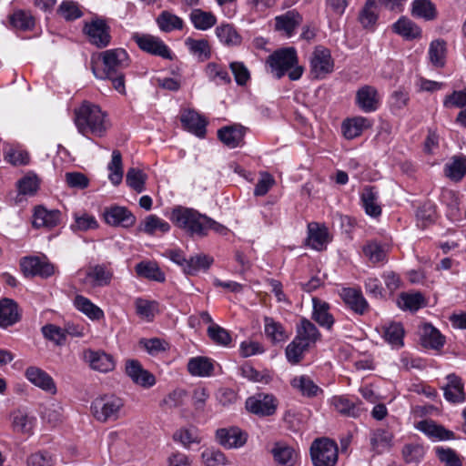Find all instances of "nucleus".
Returning <instances> with one entry per match:
<instances>
[{
    "label": "nucleus",
    "instance_id": "obj_41",
    "mask_svg": "<svg viewBox=\"0 0 466 466\" xmlns=\"http://www.w3.org/2000/svg\"><path fill=\"white\" fill-rule=\"evenodd\" d=\"M404 333L403 326L398 322L383 327V338L392 348L400 349L404 345Z\"/></svg>",
    "mask_w": 466,
    "mask_h": 466
},
{
    "label": "nucleus",
    "instance_id": "obj_64",
    "mask_svg": "<svg viewBox=\"0 0 466 466\" xmlns=\"http://www.w3.org/2000/svg\"><path fill=\"white\" fill-rule=\"evenodd\" d=\"M41 331L46 339L54 342L57 346H62L66 343V331L56 325L46 324L42 327Z\"/></svg>",
    "mask_w": 466,
    "mask_h": 466
},
{
    "label": "nucleus",
    "instance_id": "obj_35",
    "mask_svg": "<svg viewBox=\"0 0 466 466\" xmlns=\"http://www.w3.org/2000/svg\"><path fill=\"white\" fill-rule=\"evenodd\" d=\"M274 460L282 466H294L298 461V452L290 446L276 443L272 449Z\"/></svg>",
    "mask_w": 466,
    "mask_h": 466
},
{
    "label": "nucleus",
    "instance_id": "obj_7",
    "mask_svg": "<svg viewBox=\"0 0 466 466\" xmlns=\"http://www.w3.org/2000/svg\"><path fill=\"white\" fill-rule=\"evenodd\" d=\"M313 466H335L339 458V448L333 440L326 437L315 439L309 448Z\"/></svg>",
    "mask_w": 466,
    "mask_h": 466
},
{
    "label": "nucleus",
    "instance_id": "obj_31",
    "mask_svg": "<svg viewBox=\"0 0 466 466\" xmlns=\"http://www.w3.org/2000/svg\"><path fill=\"white\" fill-rule=\"evenodd\" d=\"M20 319L17 304L10 299L0 300V327L7 328Z\"/></svg>",
    "mask_w": 466,
    "mask_h": 466
},
{
    "label": "nucleus",
    "instance_id": "obj_2",
    "mask_svg": "<svg viewBox=\"0 0 466 466\" xmlns=\"http://www.w3.org/2000/svg\"><path fill=\"white\" fill-rule=\"evenodd\" d=\"M266 64L277 79L288 74L290 80L296 81L301 77L304 71L303 66L298 65L297 52L293 47L276 50L267 58Z\"/></svg>",
    "mask_w": 466,
    "mask_h": 466
},
{
    "label": "nucleus",
    "instance_id": "obj_33",
    "mask_svg": "<svg viewBox=\"0 0 466 466\" xmlns=\"http://www.w3.org/2000/svg\"><path fill=\"white\" fill-rule=\"evenodd\" d=\"M290 384L307 398H315L323 393V390L307 375L293 378Z\"/></svg>",
    "mask_w": 466,
    "mask_h": 466
},
{
    "label": "nucleus",
    "instance_id": "obj_47",
    "mask_svg": "<svg viewBox=\"0 0 466 466\" xmlns=\"http://www.w3.org/2000/svg\"><path fill=\"white\" fill-rule=\"evenodd\" d=\"M205 73L208 78L216 85H228L231 78L227 69L217 63H208L206 66Z\"/></svg>",
    "mask_w": 466,
    "mask_h": 466
},
{
    "label": "nucleus",
    "instance_id": "obj_23",
    "mask_svg": "<svg viewBox=\"0 0 466 466\" xmlns=\"http://www.w3.org/2000/svg\"><path fill=\"white\" fill-rule=\"evenodd\" d=\"M218 441L226 448H239L247 441V435L238 428H222L216 431Z\"/></svg>",
    "mask_w": 466,
    "mask_h": 466
},
{
    "label": "nucleus",
    "instance_id": "obj_5",
    "mask_svg": "<svg viewBox=\"0 0 466 466\" xmlns=\"http://www.w3.org/2000/svg\"><path fill=\"white\" fill-rule=\"evenodd\" d=\"M79 281L90 289L104 288L111 284L114 269L111 263L89 265L77 271Z\"/></svg>",
    "mask_w": 466,
    "mask_h": 466
},
{
    "label": "nucleus",
    "instance_id": "obj_3",
    "mask_svg": "<svg viewBox=\"0 0 466 466\" xmlns=\"http://www.w3.org/2000/svg\"><path fill=\"white\" fill-rule=\"evenodd\" d=\"M207 218L197 209L182 206L174 208L169 216L171 222L191 238L206 237Z\"/></svg>",
    "mask_w": 466,
    "mask_h": 466
},
{
    "label": "nucleus",
    "instance_id": "obj_54",
    "mask_svg": "<svg viewBox=\"0 0 466 466\" xmlns=\"http://www.w3.org/2000/svg\"><path fill=\"white\" fill-rule=\"evenodd\" d=\"M9 19L12 26L23 31L31 30L35 26L34 16L24 10L15 11L10 15Z\"/></svg>",
    "mask_w": 466,
    "mask_h": 466
},
{
    "label": "nucleus",
    "instance_id": "obj_25",
    "mask_svg": "<svg viewBox=\"0 0 466 466\" xmlns=\"http://www.w3.org/2000/svg\"><path fill=\"white\" fill-rule=\"evenodd\" d=\"M246 129L240 125L228 126L218 130V137L229 148L242 146Z\"/></svg>",
    "mask_w": 466,
    "mask_h": 466
},
{
    "label": "nucleus",
    "instance_id": "obj_63",
    "mask_svg": "<svg viewBox=\"0 0 466 466\" xmlns=\"http://www.w3.org/2000/svg\"><path fill=\"white\" fill-rule=\"evenodd\" d=\"M309 349V348L308 346L303 345L300 341H296V339L294 338L287 346L285 350L288 361L291 364H298Z\"/></svg>",
    "mask_w": 466,
    "mask_h": 466
},
{
    "label": "nucleus",
    "instance_id": "obj_44",
    "mask_svg": "<svg viewBox=\"0 0 466 466\" xmlns=\"http://www.w3.org/2000/svg\"><path fill=\"white\" fill-rule=\"evenodd\" d=\"M185 44L189 52L196 56L198 61L203 62L210 57V46L206 39H193L188 37L186 39Z\"/></svg>",
    "mask_w": 466,
    "mask_h": 466
},
{
    "label": "nucleus",
    "instance_id": "obj_57",
    "mask_svg": "<svg viewBox=\"0 0 466 466\" xmlns=\"http://www.w3.org/2000/svg\"><path fill=\"white\" fill-rule=\"evenodd\" d=\"M425 304L423 296L420 293H401L398 299V305L404 309L416 311Z\"/></svg>",
    "mask_w": 466,
    "mask_h": 466
},
{
    "label": "nucleus",
    "instance_id": "obj_24",
    "mask_svg": "<svg viewBox=\"0 0 466 466\" xmlns=\"http://www.w3.org/2000/svg\"><path fill=\"white\" fill-rule=\"evenodd\" d=\"M329 304L318 298H312L311 318L322 328L330 330L335 323V319L329 312Z\"/></svg>",
    "mask_w": 466,
    "mask_h": 466
},
{
    "label": "nucleus",
    "instance_id": "obj_50",
    "mask_svg": "<svg viewBox=\"0 0 466 466\" xmlns=\"http://www.w3.org/2000/svg\"><path fill=\"white\" fill-rule=\"evenodd\" d=\"M331 402L335 410L343 415L357 418L361 413V409L360 408V406L351 402L345 397H333Z\"/></svg>",
    "mask_w": 466,
    "mask_h": 466
},
{
    "label": "nucleus",
    "instance_id": "obj_56",
    "mask_svg": "<svg viewBox=\"0 0 466 466\" xmlns=\"http://www.w3.org/2000/svg\"><path fill=\"white\" fill-rule=\"evenodd\" d=\"M139 346L152 356H157L169 350V343L159 338L141 339Z\"/></svg>",
    "mask_w": 466,
    "mask_h": 466
},
{
    "label": "nucleus",
    "instance_id": "obj_62",
    "mask_svg": "<svg viewBox=\"0 0 466 466\" xmlns=\"http://www.w3.org/2000/svg\"><path fill=\"white\" fill-rule=\"evenodd\" d=\"M207 332L210 339L218 345L227 347L231 342L229 332L218 324L209 325Z\"/></svg>",
    "mask_w": 466,
    "mask_h": 466
},
{
    "label": "nucleus",
    "instance_id": "obj_1",
    "mask_svg": "<svg viewBox=\"0 0 466 466\" xmlns=\"http://www.w3.org/2000/svg\"><path fill=\"white\" fill-rule=\"evenodd\" d=\"M75 123L78 131L84 136L88 134L102 137L106 133L108 122L106 115L99 106L84 101L75 109Z\"/></svg>",
    "mask_w": 466,
    "mask_h": 466
},
{
    "label": "nucleus",
    "instance_id": "obj_19",
    "mask_svg": "<svg viewBox=\"0 0 466 466\" xmlns=\"http://www.w3.org/2000/svg\"><path fill=\"white\" fill-rule=\"evenodd\" d=\"M61 217V212L58 209H47L43 206H38L35 208L33 215V226L36 228L51 229L60 224Z\"/></svg>",
    "mask_w": 466,
    "mask_h": 466
},
{
    "label": "nucleus",
    "instance_id": "obj_17",
    "mask_svg": "<svg viewBox=\"0 0 466 466\" xmlns=\"http://www.w3.org/2000/svg\"><path fill=\"white\" fill-rule=\"evenodd\" d=\"M25 377L35 387L51 394L56 392V386L53 378L44 370L30 366L25 371Z\"/></svg>",
    "mask_w": 466,
    "mask_h": 466
},
{
    "label": "nucleus",
    "instance_id": "obj_20",
    "mask_svg": "<svg viewBox=\"0 0 466 466\" xmlns=\"http://www.w3.org/2000/svg\"><path fill=\"white\" fill-rule=\"evenodd\" d=\"M12 428L20 434L31 436L36 423V418L25 409H17L11 413Z\"/></svg>",
    "mask_w": 466,
    "mask_h": 466
},
{
    "label": "nucleus",
    "instance_id": "obj_51",
    "mask_svg": "<svg viewBox=\"0 0 466 466\" xmlns=\"http://www.w3.org/2000/svg\"><path fill=\"white\" fill-rule=\"evenodd\" d=\"M157 23L159 29L163 32H171L173 30H179L183 27V20L176 15L168 11H163L157 18Z\"/></svg>",
    "mask_w": 466,
    "mask_h": 466
},
{
    "label": "nucleus",
    "instance_id": "obj_43",
    "mask_svg": "<svg viewBox=\"0 0 466 466\" xmlns=\"http://www.w3.org/2000/svg\"><path fill=\"white\" fill-rule=\"evenodd\" d=\"M442 201L447 206V216L451 221H460L463 212L460 208L459 198L452 190H446L441 196Z\"/></svg>",
    "mask_w": 466,
    "mask_h": 466
},
{
    "label": "nucleus",
    "instance_id": "obj_6",
    "mask_svg": "<svg viewBox=\"0 0 466 466\" xmlns=\"http://www.w3.org/2000/svg\"><path fill=\"white\" fill-rule=\"evenodd\" d=\"M125 401L116 395H103L91 403V412L100 422L116 420L120 418Z\"/></svg>",
    "mask_w": 466,
    "mask_h": 466
},
{
    "label": "nucleus",
    "instance_id": "obj_10",
    "mask_svg": "<svg viewBox=\"0 0 466 466\" xmlns=\"http://www.w3.org/2000/svg\"><path fill=\"white\" fill-rule=\"evenodd\" d=\"M278 401L271 394L258 393L248 397L246 409L259 417L270 416L276 412Z\"/></svg>",
    "mask_w": 466,
    "mask_h": 466
},
{
    "label": "nucleus",
    "instance_id": "obj_27",
    "mask_svg": "<svg viewBox=\"0 0 466 466\" xmlns=\"http://www.w3.org/2000/svg\"><path fill=\"white\" fill-rule=\"evenodd\" d=\"M420 342L424 348L439 350L445 344V337L430 323L420 326Z\"/></svg>",
    "mask_w": 466,
    "mask_h": 466
},
{
    "label": "nucleus",
    "instance_id": "obj_58",
    "mask_svg": "<svg viewBox=\"0 0 466 466\" xmlns=\"http://www.w3.org/2000/svg\"><path fill=\"white\" fill-rule=\"evenodd\" d=\"M108 175L109 180L114 185H118L123 178V168H122V157L118 150H114L112 153V159L108 164Z\"/></svg>",
    "mask_w": 466,
    "mask_h": 466
},
{
    "label": "nucleus",
    "instance_id": "obj_26",
    "mask_svg": "<svg viewBox=\"0 0 466 466\" xmlns=\"http://www.w3.org/2000/svg\"><path fill=\"white\" fill-rule=\"evenodd\" d=\"M415 428L423 432L432 441H447L454 439V433L438 425L431 420H423L416 423Z\"/></svg>",
    "mask_w": 466,
    "mask_h": 466
},
{
    "label": "nucleus",
    "instance_id": "obj_11",
    "mask_svg": "<svg viewBox=\"0 0 466 466\" xmlns=\"http://www.w3.org/2000/svg\"><path fill=\"white\" fill-rule=\"evenodd\" d=\"M103 218L109 226L124 228H129L136 223V217L127 208L116 205L105 208Z\"/></svg>",
    "mask_w": 466,
    "mask_h": 466
},
{
    "label": "nucleus",
    "instance_id": "obj_30",
    "mask_svg": "<svg viewBox=\"0 0 466 466\" xmlns=\"http://www.w3.org/2000/svg\"><path fill=\"white\" fill-rule=\"evenodd\" d=\"M370 127V121L364 116H354L345 119L341 124V131L348 140L360 137L364 129Z\"/></svg>",
    "mask_w": 466,
    "mask_h": 466
},
{
    "label": "nucleus",
    "instance_id": "obj_37",
    "mask_svg": "<svg viewBox=\"0 0 466 466\" xmlns=\"http://www.w3.org/2000/svg\"><path fill=\"white\" fill-rule=\"evenodd\" d=\"M378 192L372 187H366L361 193L362 207L367 215L377 218L381 214V208L378 204Z\"/></svg>",
    "mask_w": 466,
    "mask_h": 466
},
{
    "label": "nucleus",
    "instance_id": "obj_14",
    "mask_svg": "<svg viewBox=\"0 0 466 466\" xmlns=\"http://www.w3.org/2000/svg\"><path fill=\"white\" fill-rule=\"evenodd\" d=\"M20 267L25 276H39L48 278L55 272L54 266L46 259L38 257L23 258Z\"/></svg>",
    "mask_w": 466,
    "mask_h": 466
},
{
    "label": "nucleus",
    "instance_id": "obj_60",
    "mask_svg": "<svg viewBox=\"0 0 466 466\" xmlns=\"http://www.w3.org/2000/svg\"><path fill=\"white\" fill-rule=\"evenodd\" d=\"M174 441L180 442L185 448H189L193 443H199L200 438L196 428L179 429L174 433Z\"/></svg>",
    "mask_w": 466,
    "mask_h": 466
},
{
    "label": "nucleus",
    "instance_id": "obj_15",
    "mask_svg": "<svg viewBox=\"0 0 466 466\" xmlns=\"http://www.w3.org/2000/svg\"><path fill=\"white\" fill-rule=\"evenodd\" d=\"M340 297L347 307L358 315H364L370 308L360 289L343 288Z\"/></svg>",
    "mask_w": 466,
    "mask_h": 466
},
{
    "label": "nucleus",
    "instance_id": "obj_12",
    "mask_svg": "<svg viewBox=\"0 0 466 466\" xmlns=\"http://www.w3.org/2000/svg\"><path fill=\"white\" fill-rule=\"evenodd\" d=\"M125 371L131 380L140 387L149 389L156 384L155 376L145 370L137 360H127L125 365Z\"/></svg>",
    "mask_w": 466,
    "mask_h": 466
},
{
    "label": "nucleus",
    "instance_id": "obj_52",
    "mask_svg": "<svg viewBox=\"0 0 466 466\" xmlns=\"http://www.w3.org/2000/svg\"><path fill=\"white\" fill-rule=\"evenodd\" d=\"M216 35L219 41L226 46H238L241 36L230 25H221L216 28Z\"/></svg>",
    "mask_w": 466,
    "mask_h": 466
},
{
    "label": "nucleus",
    "instance_id": "obj_4",
    "mask_svg": "<svg viewBox=\"0 0 466 466\" xmlns=\"http://www.w3.org/2000/svg\"><path fill=\"white\" fill-rule=\"evenodd\" d=\"M102 66H92V72L98 79L106 80V77L114 76L129 66V56L123 48L109 49L100 54Z\"/></svg>",
    "mask_w": 466,
    "mask_h": 466
},
{
    "label": "nucleus",
    "instance_id": "obj_34",
    "mask_svg": "<svg viewBox=\"0 0 466 466\" xmlns=\"http://www.w3.org/2000/svg\"><path fill=\"white\" fill-rule=\"evenodd\" d=\"M393 31L406 40H413L421 37V29L411 20L404 16L392 25Z\"/></svg>",
    "mask_w": 466,
    "mask_h": 466
},
{
    "label": "nucleus",
    "instance_id": "obj_45",
    "mask_svg": "<svg viewBox=\"0 0 466 466\" xmlns=\"http://www.w3.org/2000/svg\"><path fill=\"white\" fill-rule=\"evenodd\" d=\"M411 6L413 16L430 21L437 15L436 7L431 0H413Z\"/></svg>",
    "mask_w": 466,
    "mask_h": 466
},
{
    "label": "nucleus",
    "instance_id": "obj_8",
    "mask_svg": "<svg viewBox=\"0 0 466 466\" xmlns=\"http://www.w3.org/2000/svg\"><path fill=\"white\" fill-rule=\"evenodd\" d=\"M333 70L334 60L330 51L322 46H316L309 58L310 76L315 79H324Z\"/></svg>",
    "mask_w": 466,
    "mask_h": 466
},
{
    "label": "nucleus",
    "instance_id": "obj_36",
    "mask_svg": "<svg viewBox=\"0 0 466 466\" xmlns=\"http://www.w3.org/2000/svg\"><path fill=\"white\" fill-rule=\"evenodd\" d=\"M74 306L92 320H99L105 316L104 311L98 306L82 295L75 297Z\"/></svg>",
    "mask_w": 466,
    "mask_h": 466
},
{
    "label": "nucleus",
    "instance_id": "obj_42",
    "mask_svg": "<svg viewBox=\"0 0 466 466\" xmlns=\"http://www.w3.org/2000/svg\"><path fill=\"white\" fill-rule=\"evenodd\" d=\"M264 329L267 337L273 342L285 341L289 335L281 323L270 317L264 318Z\"/></svg>",
    "mask_w": 466,
    "mask_h": 466
},
{
    "label": "nucleus",
    "instance_id": "obj_9",
    "mask_svg": "<svg viewBox=\"0 0 466 466\" xmlns=\"http://www.w3.org/2000/svg\"><path fill=\"white\" fill-rule=\"evenodd\" d=\"M131 39L143 52L164 59H173V54L170 48L158 36L149 34L134 33Z\"/></svg>",
    "mask_w": 466,
    "mask_h": 466
},
{
    "label": "nucleus",
    "instance_id": "obj_55",
    "mask_svg": "<svg viewBox=\"0 0 466 466\" xmlns=\"http://www.w3.org/2000/svg\"><path fill=\"white\" fill-rule=\"evenodd\" d=\"M445 42L443 40H434L429 47V59L436 67H442L445 63Z\"/></svg>",
    "mask_w": 466,
    "mask_h": 466
},
{
    "label": "nucleus",
    "instance_id": "obj_46",
    "mask_svg": "<svg viewBox=\"0 0 466 466\" xmlns=\"http://www.w3.org/2000/svg\"><path fill=\"white\" fill-rule=\"evenodd\" d=\"M445 175L453 181L461 180L466 174V157H454L444 167Z\"/></svg>",
    "mask_w": 466,
    "mask_h": 466
},
{
    "label": "nucleus",
    "instance_id": "obj_16",
    "mask_svg": "<svg viewBox=\"0 0 466 466\" xmlns=\"http://www.w3.org/2000/svg\"><path fill=\"white\" fill-rule=\"evenodd\" d=\"M321 334L316 325L309 319L302 317L296 324V341H300L309 348L315 345L319 340Z\"/></svg>",
    "mask_w": 466,
    "mask_h": 466
},
{
    "label": "nucleus",
    "instance_id": "obj_22",
    "mask_svg": "<svg viewBox=\"0 0 466 466\" xmlns=\"http://www.w3.org/2000/svg\"><path fill=\"white\" fill-rule=\"evenodd\" d=\"M180 121L183 127L188 132L202 138L206 135L207 120L198 112L191 109H186L181 113Z\"/></svg>",
    "mask_w": 466,
    "mask_h": 466
},
{
    "label": "nucleus",
    "instance_id": "obj_29",
    "mask_svg": "<svg viewBox=\"0 0 466 466\" xmlns=\"http://www.w3.org/2000/svg\"><path fill=\"white\" fill-rule=\"evenodd\" d=\"M301 22L302 16L293 9L275 17V28L284 32L287 36H291Z\"/></svg>",
    "mask_w": 466,
    "mask_h": 466
},
{
    "label": "nucleus",
    "instance_id": "obj_32",
    "mask_svg": "<svg viewBox=\"0 0 466 466\" xmlns=\"http://www.w3.org/2000/svg\"><path fill=\"white\" fill-rule=\"evenodd\" d=\"M328 228L320 226L319 223H309L308 225V245L316 250H321L328 242Z\"/></svg>",
    "mask_w": 466,
    "mask_h": 466
},
{
    "label": "nucleus",
    "instance_id": "obj_49",
    "mask_svg": "<svg viewBox=\"0 0 466 466\" xmlns=\"http://www.w3.org/2000/svg\"><path fill=\"white\" fill-rule=\"evenodd\" d=\"M170 228V225L166 220L157 215H149L144 220L142 230L147 235H155L157 232L167 233Z\"/></svg>",
    "mask_w": 466,
    "mask_h": 466
},
{
    "label": "nucleus",
    "instance_id": "obj_40",
    "mask_svg": "<svg viewBox=\"0 0 466 466\" xmlns=\"http://www.w3.org/2000/svg\"><path fill=\"white\" fill-rule=\"evenodd\" d=\"M213 261V258L208 255L204 253L197 254L187 259L184 272L187 275H197L201 270H208Z\"/></svg>",
    "mask_w": 466,
    "mask_h": 466
},
{
    "label": "nucleus",
    "instance_id": "obj_39",
    "mask_svg": "<svg viewBox=\"0 0 466 466\" xmlns=\"http://www.w3.org/2000/svg\"><path fill=\"white\" fill-rule=\"evenodd\" d=\"M214 370L213 362L207 357L191 358L187 363V370L193 376L208 377Z\"/></svg>",
    "mask_w": 466,
    "mask_h": 466
},
{
    "label": "nucleus",
    "instance_id": "obj_13",
    "mask_svg": "<svg viewBox=\"0 0 466 466\" xmlns=\"http://www.w3.org/2000/svg\"><path fill=\"white\" fill-rule=\"evenodd\" d=\"M355 104L365 113L375 112L380 104V96L376 87L362 86L356 92Z\"/></svg>",
    "mask_w": 466,
    "mask_h": 466
},
{
    "label": "nucleus",
    "instance_id": "obj_48",
    "mask_svg": "<svg viewBox=\"0 0 466 466\" xmlns=\"http://www.w3.org/2000/svg\"><path fill=\"white\" fill-rule=\"evenodd\" d=\"M136 272L139 277H143L151 280L158 282H163L165 280V274L154 262L143 261L138 263L136 266Z\"/></svg>",
    "mask_w": 466,
    "mask_h": 466
},
{
    "label": "nucleus",
    "instance_id": "obj_18",
    "mask_svg": "<svg viewBox=\"0 0 466 466\" xmlns=\"http://www.w3.org/2000/svg\"><path fill=\"white\" fill-rule=\"evenodd\" d=\"M84 359L91 369L99 372H109L115 369L116 362L112 355L102 350H88L84 353Z\"/></svg>",
    "mask_w": 466,
    "mask_h": 466
},
{
    "label": "nucleus",
    "instance_id": "obj_21",
    "mask_svg": "<svg viewBox=\"0 0 466 466\" xmlns=\"http://www.w3.org/2000/svg\"><path fill=\"white\" fill-rule=\"evenodd\" d=\"M85 31L92 44L105 47L110 43L109 27L104 20H94L86 25Z\"/></svg>",
    "mask_w": 466,
    "mask_h": 466
},
{
    "label": "nucleus",
    "instance_id": "obj_53",
    "mask_svg": "<svg viewBox=\"0 0 466 466\" xmlns=\"http://www.w3.org/2000/svg\"><path fill=\"white\" fill-rule=\"evenodd\" d=\"M190 20L194 26L199 30H207L216 24V17L209 12L194 9L190 14Z\"/></svg>",
    "mask_w": 466,
    "mask_h": 466
},
{
    "label": "nucleus",
    "instance_id": "obj_28",
    "mask_svg": "<svg viewBox=\"0 0 466 466\" xmlns=\"http://www.w3.org/2000/svg\"><path fill=\"white\" fill-rule=\"evenodd\" d=\"M447 384L442 387L444 398L451 403L463 402L465 400L464 383L454 373L446 377Z\"/></svg>",
    "mask_w": 466,
    "mask_h": 466
},
{
    "label": "nucleus",
    "instance_id": "obj_59",
    "mask_svg": "<svg viewBox=\"0 0 466 466\" xmlns=\"http://www.w3.org/2000/svg\"><path fill=\"white\" fill-rule=\"evenodd\" d=\"M147 177L141 169L131 167L127 172L126 182L132 189L141 193L145 190Z\"/></svg>",
    "mask_w": 466,
    "mask_h": 466
},
{
    "label": "nucleus",
    "instance_id": "obj_38",
    "mask_svg": "<svg viewBox=\"0 0 466 466\" xmlns=\"http://www.w3.org/2000/svg\"><path fill=\"white\" fill-rule=\"evenodd\" d=\"M393 434L388 429L380 428L371 431L370 444L374 451L380 453L392 445Z\"/></svg>",
    "mask_w": 466,
    "mask_h": 466
},
{
    "label": "nucleus",
    "instance_id": "obj_61",
    "mask_svg": "<svg viewBox=\"0 0 466 466\" xmlns=\"http://www.w3.org/2000/svg\"><path fill=\"white\" fill-rule=\"evenodd\" d=\"M435 453L446 466H462V458L451 448L437 447Z\"/></svg>",
    "mask_w": 466,
    "mask_h": 466
}]
</instances>
